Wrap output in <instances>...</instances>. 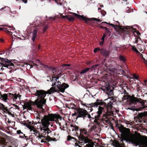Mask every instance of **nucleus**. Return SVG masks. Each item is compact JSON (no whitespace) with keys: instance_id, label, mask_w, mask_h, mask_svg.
<instances>
[{"instance_id":"nucleus-1","label":"nucleus","mask_w":147,"mask_h":147,"mask_svg":"<svg viewBox=\"0 0 147 147\" xmlns=\"http://www.w3.org/2000/svg\"><path fill=\"white\" fill-rule=\"evenodd\" d=\"M37 119H39L38 122L41 123V126L42 134L44 135H49L51 131L49 129L48 126L50 125V121H55L56 123L60 126V128H67V123L65 120L62 119L59 115L54 114H49L48 116L45 115L42 117H38Z\"/></svg>"},{"instance_id":"nucleus-2","label":"nucleus","mask_w":147,"mask_h":147,"mask_svg":"<svg viewBox=\"0 0 147 147\" xmlns=\"http://www.w3.org/2000/svg\"><path fill=\"white\" fill-rule=\"evenodd\" d=\"M126 65L124 64L120 65V88H121L122 92L120 90V96L121 97L123 103L126 105L135 104L136 102H140L142 106L145 104V102L140 99H138L136 98H130L127 95V92L125 90L126 88V83L124 81L123 78L121 79V77L123 76L127 77L126 72H127Z\"/></svg>"},{"instance_id":"nucleus-3","label":"nucleus","mask_w":147,"mask_h":147,"mask_svg":"<svg viewBox=\"0 0 147 147\" xmlns=\"http://www.w3.org/2000/svg\"><path fill=\"white\" fill-rule=\"evenodd\" d=\"M120 124V141L123 142H129V143L139 145V147H147V137L143 139H139L131 135L126 130V128L122 129Z\"/></svg>"},{"instance_id":"nucleus-4","label":"nucleus","mask_w":147,"mask_h":147,"mask_svg":"<svg viewBox=\"0 0 147 147\" xmlns=\"http://www.w3.org/2000/svg\"><path fill=\"white\" fill-rule=\"evenodd\" d=\"M56 90L54 88H51L47 92L42 90H36L34 92V95L37 96L35 101L33 102L34 104L38 108L37 113H39L38 112H40V114L44 111L43 107L45 105L46 102V100L45 98L47 94H50L55 92Z\"/></svg>"},{"instance_id":"nucleus-5","label":"nucleus","mask_w":147,"mask_h":147,"mask_svg":"<svg viewBox=\"0 0 147 147\" xmlns=\"http://www.w3.org/2000/svg\"><path fill=\"white\" fill-rule=\"evenodd\" d=\"M61 73L60 72L58 74L55 76L52 77L51 78L49 76H47L48 79L47 81H51L52 82V87L55 88L56 91L55 92L58 91L63 92L65 90L69 87V85L67 84L63 83L61 84V83L59 81V78L61 76Z\"/></svg>"},{"instance_id":"nucleus-6","label":"nucleus","mask_w":147,"mask_h":147,"mask_svg":"<svg viewBox=\"0 0 147 147\" xmlns=\"http://www.w3.org/2000/svg\"><path fill=\"white\" fill-rule=\"evenodd\" d=\"M80 135L78 138L79 141L78 144L75 143V146L78 147H93L90 139L87 138L88 133L86 129H80Z\"/></svg>"},{"instance_id":"nucleus-7","label":"nucleus","mask_w":147,"mask_h":147,"mask_svg":"<svg viewBox=\"0 0 147 147\" xmlns=\"http://www.w3.org/2000/svg\"><path fill=\"white\" fill-rule=\"evenodd\" d=\"M40 113H38V116H37L36 117L37 121L36 122V124L37 123H38L41 124L40 126V127L41 134H40L38 133V131L36 130L34 127H32V128L31 129L30 131L31 134L34 135L35 137L36 138H38V140H39V141H40L41 143H46L47 142L51 141H54L55 140L50 137L49 136V135H44L42 134L40 127L42 124L41 123H39L38 122V120H39L37 119V118L38 117H41L40 116Z\"/></svg>"},{"instance_id":"nucleus-8","label":"nucleus","mask_w":147,"mask_h":147,"mask_svg":"<svg viewBox=\"0 0 147 147\" xmlns=\"http://www.w3.org/2000/svg\"><path fill=\"white\" fill-rule=\"evenodd\" d=\"M109 102H108L106 104L105 102H102L101 100H100L98 99H97L96 100V101L94 103H91L90 104H87L86 103H84L82 102L81 104L82 105H83L84 106H85L86 107H88V106H90L91 107H97L98 105H106L107 106V108L111 109L112 107L113 103L111 102V101H115V98L112 97H109L107 99H105L104 100L106 101L107 100H109Z\"/></svg>"},{"instance_id":"nucleus-9","label":"nucleus","mask_w":147,"mask_h":147,"mask_svg":"<svg viewBox=\"0 0 147 147\" xmlns=\"http://www.w3.org/2000/svg\"><path fill=\"white\" fill-rule=\"evenodd\" d=\"M120 36H122L123 40H125L126 38L129 37V36L130 31H133L134 29L131 27L128 26L125 27L120 25Z\"/></svg>"},{"instance_id":"nucleus-10","label":"nucleus","mask_w":147,"mask_h":147,"mask_svg":"<svg viewBox=\"0 0 147 147\" xmlns=\"http://www.w3.org/2000/svg\"><path fill=\"white\" fill-rule=\"evenodd\" d=\"M77 115L78 117H82L84 119L86 118H88L89 119H90L91 117L90 114L86 110H84L79 111L78 113H77L75 112L72 115V116Z\"/></svg>"},{"instance_id":"nucleus-11","label":"nucleus","mask_w":147,"mask_h":147,"mask_svg":"<svg viewBox=\"0 0 147 147\" xmlns=\"http://www.w3.org/2000/svg\"><path fill=\"white\" fill-rule=\"evenodd\" d=\"M0 59L1 60V62H0L1 64L3 67H7L8 68H11V66H13L14 64L11 61L8 60L7 59L0 57Z\"/></svg>"},{"instance_id":"nucleus-12","label":"nucleus","mask_w":147,"mask_h":147,"mask_svg":"<svg viewBox=\"0 0 147 147\" xmlns=\"http://www.w3.org/2000/svg\"><path fill=\"white\" fill-rule=\"evenodd\" d=\"M10 96L11 97V99L12 100L13 102L16 103V104L19 103L20 102V97L21 95L19 94H9Z\"/></svg>"},{"instance_id":"nucleus-13","label":"nucleus","mask_w":147,"mask_h":147,"mask_svg":"<svg viewBox=\"0 0 147 147\" xmlns=\"http://www.w3.org/2000/svg\"><path fill=\"white\" fill-rule=\"evenodd\" d=\"M23 109H26L27 111H28L30 113H33L34 112V110L32 107V105L29 103H24V105H22Z\"/></svg>"},{"instance_id":"nucleus-14","label":"nucleus","mask_w":147,"mask_h":147,"mask_svg":"<svg viewBox=\"0 0 147 147\" xmlns=\"http://www.w3.org/2000/svg\"><path fill=\"white\" fill-rule=\"evenodd\" d=\"M104 108L99 106L98 108V111L97 112V115H96L94 118L95 120H100L102 119L103 115H102V113L103 111Z\"/></svg>"},{"instance_id":"nucleus-15","label":"nucleus","mask_w":147,"mask_h":147,"mask_svg":"<svg viewBox=\"0 0 147 147\" xmlns=\"http://www.w3.org/2000/svg\"><path fill=\"white\" fill-rule=\"evenodd\" d=\"M113 88L109 85L105 87L106 93L109 96H111L113 94Z\"/></svg>"},{"instance_id":"nucleus-16","label":"nucleus","mask_w":147,"mask_h":147,"mask_svg":"<svg viewBox=\"0 0 147 147\" xmlns=\"http://www.w3.org/2000/svg\"><path fill=\"white\" fill-rule=\"evenodd\" d=\"M7 143L5 142L4 139L0 138V145H1L2 147H15L13 145H8Z\"/></svg>"},{"instance_id":"nucleus-17","label":"nucleus","mask_w":147,"mask_h":147,"mask_svg":"<svg viewBox=\"0 0 147 147\" xmlns=\"http://www.w3.org/2000/svg\"><path fill=\"white\" fill-rule=\"evenodd\" d=\"M73 14L74 15V16L78 18L85 21L86 23H87L88 21V20L87 18L82 16H80L75 13H73Z\"/></svg>"},{"instance_id":"nucleus-18","label":"nucleus","mask_w":147,"mask_h":147,"mask_svg":"<svg viewBox=\"0 0 147 147\" xmlns=\"http://www.w3.org/2000/svg\"><path fill=\"white\" fill-rule=\"evenodd\" d=\"M101 54L105 57L106 58L109 56V51L104 49H101L100 50Z\"/></svg>"},{"instance_id":"nucleus-19","label":"nucleus","mask_w":147,"mask_h":147,"mask_svg":"<svg viewBox=\"0 0 147 147\" xmlns=\"http://www.w3.org/2000/svg\"><path fill=\"white\" fill-rule=\"evenodd\" d=\"M62 18L63 19H67L70 21H73L75 20L74 16L71 15L63 16Z\"/></svg>"},{"instance_id":"nucleus-20","label":"nucleus","mask_w":147,"mask_h":147,"mask_svg":"<svg viewBox=\"0 0 147 147\" xmlns=\"http://www.w3.org/2000/svg\"><path fill=\"white\" fill-rule=\"evenodd\" d=\"M109 24L111 26L114 28L115 30L117 32V34H119V26H117L116 25H114L112 24Z\"/></svg>"},{"instance_id":"nucleus-21","label":"nucleus","mask_w":147,"mask_h":147,"mask_svg":"<svg viewBox=\"0 0 147 147\" xmlns=\"http://www.w3.org/2000/svg\"><path fill=\"white\" fill-rule=\"evenodd\" d=\"M78 129L79 127L78 126L73 125H70V127L69 129L70 130H71L72 131H78Z\"/></svg>"},{"instance_id":"nucleus-22","label":"nucleus","mask_w":147,"mask_h":147,"mask_svg":"<svg viewBox=\"0 0 147 147\" xmlns=\"http://www.w3.org/2000/svg\"><path fill=\"white\" fill-rule=\"evenodd\" d=\"M0 99L3 100L5 102H6L7 100V95L6 94H1Z\"/></svg>"},{"instance_id":"nucleus-23","label":"nucleus","mask_w":147,"mask_h":147,"mask_svg":"<svg viewBox=\"0 0 147 147\" xmlns=\"http://www.w3.org/2000/svg\"><path fill=\"white\" fill-rule=\"evenodd\" d=\"M37 32V30H34L33 32L32 33V39L33 41V42L34 41L35 39L36 38Z\"/></svg>"},{"instance_id":"nucleus-24","label":"nucleus","mask_w":147,"mask_h":147,"mask_svg":"<svg viewBox=\"0 0 147 147\" xmlns=\"http://www.w3.org/2000/svg\"><path fill=\"white\" fill-rule=\"evenodd\" d=\"M99 65L98 64H96L92 66L90 69L91 71H94V72L96 71L97 70H98V69L97 68V67Z\"/></svg>"},{"instance_id":"nucleus-25","label":"nucleus","mask_w":147,"mask_h":147,"mask_svg":"<svg viewBox=\"0 0 147 147\" xmlns=\"http://www.w3.org/2000/svg\"><path fill=\"white\" fill-rule=\"evenodd\" d=\"M0 109H2L4 112L7 111V107H5V105L1 103H0Z\"/></svg>"},{"instance_id":"nucleus-26","label":"nucleus","mask_w":147,"mask_h":147,"mask_svg":"<svg viewBox=\"0 0 147 147\" xmlns=\"http://www.w3.org/2000/svg\"><path fill=\"white\" fill-rule=\"evenodd\" d=\"M67 107L69 109H75L76 108L75 105L73 103H69L67 105Z\"/></svg>"},{"instance_id":"nucleus-27","label":"nucleus","mask_w":147,"mask_h":147,"mask_svg":"<svg viewBox=\"0 0 147 147\" xmlns=\"http://www.w3.org/2000/svg\"><path fill=\"white\" fill-rule=\"evenodd\" d=\"M35 63H38L39 65H41V66H40V67H41V66H42L43 67H44V68H46V67L48 68L47 66L46 65H44L42 63H41L40 62V61L38 59H36L35 61Z\"/></svg>"},{"instance_id":"nucleus-28","label":"nucleus","mask_w":147,"mask_h":147,"mask_svg":"<svg viewBox=\"0 0 147 147\" xmlns=\"http://www.w3.org/2000/svg\"><path fill=\"white\" fill-rule=\"evenodd\" d=\"M49 70L52 73L51 74L53 76H54L56 74V70L55 69V68H53L52 67H49Z\"/></svg>"},{"instance_id":"nucleus-29","label":"nucleus","mask_w":147,"mask_h":147,"mask_svg":"<svg viewBox=\"0 0 147 147\" xmlns=\"http://www.w3.org/2000/svg\"><path fill=\"white\" fill-rule=\"evenodd\" d=\"M0 10L3 11H11L10 8L7 6H5L4 7H2Z\"/></svg>"},{"instance_id":"nucleus-30","label":"nucleus","mask_w":147,"mask_h":147,"mask_svg":"<svg viewBox=\"0 0 147 147\" xmlns=\"http://www.w3.org/2000/svg\"><path fill=\"white\" fill-rule=\"evenodd\" d=\"M17 133L18 134H23V136L21 135L20 137L22 138H25L27 137L25 134H24L20 130H18L17 131Z\"/></svg>"},{"instance_id":"nucleus-31","label":"nucleus","mask_w":147,"mask_h":147,"mask_svg":"<svg viewBox=\"0 0 147 147\" xmlns=\"http://www.w3.org/2000/svg\"><path fill=\"white\" fill-rule=\"evenodd\" d=\"M4 30L5 31H6L7 32L9 33L10 34L12 35V32L8 30L7 29V28H0V30Z\"/></svg>"},{"instance_id":"nucleus-32","label":"nucleus","mask_w":147,"mask_h":147,"mask_svg":"<svg viewBox=\"0 0 147 147\" xmlns=\"http://www.w3.org/2000/svg\"><path fill=\"white\" fill-rule=\"evenodd\" d=\"M114 147H119V143L117 141H115L113 142Z\"/></svg>"},{"instance_id":"nucleus-33","label":"nucleus","mask_w":147,"mask_h":147,"mask_svg":"<svg viewBox=\"0 0 147 147\" xmlns=\"http://www.w3.org/2000/svg\"><path fill=\"white\" fill-rule=\"evenodd\" d=\"M1 26H5L6 27H7L9 28L8 30H11L14 31L15 30V28H14L13 27H12L11 26H7V25H2Z\"/></svg>"},{"instance_id":"nucleus-34","label":"nucleus","mask_w":147,"mask_h":147,"mask_svg":"<svg viewBox=\"0 0 147 147\" xmlns=\"http://www.w3.org/2000/svg\"><path fill=\"white\" fill-rule=\"evenodd\" d=\"M90 69L89 68H87L86 69H83L80 72V73L82 74L85 73L86 72H87Z\"/></svg>"},{"instance_id":"nucleus-35","label":"nucleus","mask_w":147,"mask_h":147,"mask_svg":"<svg viewBox=\"0 0 147 147\" xmlns=\"http://www.w3.org/2000/svg\"><path fill=\"white\" fill-rule=\"evenodd\" d=\"M120 61H123V63H124L125 61V59L124 56L120 55Z\"/></svg>"},{"instance_id":"nucleus-36","label":"nucleus","mask_w":147,"mask_h":147,"mask_svg":"<svg viewBox=\"0 0 147 147\" xmlns=\"http://www.w3.org/2000/svg\"><path fill=\"white\" fill-rule=\"evenodd\" d=\"M132 49L134 51L136 52L137 53H140L138 51L136 48L135 47L133 46L132 47Z\"/></svg>"},{"instance_id":"nucleus-37","label":"nucleus","mask_w":147,"mask_h":147,"mask_svg":"<svg viewBox=\"0 0 147 147\" xmlns=\"http://www.w3.org/2000/svg\"><path fill=\"white\" fill-rule=\"evenodd\" d=\"M122 4L124 5H127L128 3L127 2V1L126 0H123L122 1Z\"/></svg>"},{"instance_id":"nucleus-38","label":"nucleus","mask_w":147,"mask_h":147,"mask_svg":"<svg viewBox=\"0 0 147 147\" xmlns=\"http://www.w3.org/2000/svg\"><path fill=\"white\" fill-rule=\"evenodd\" d=\"M5 113H7L9 115H11L12 117H14L13 114L11 112L9 111L7 109V111L6 112H5Z\"/></svg>"},{"instance_id":"nucleus-39","label":"nucleus","mask_w":147,"mask_h":147,"mask_svg":"<svg viewBox=\"0 0 147 147\" xmlns=\"http://www.w3.org/2000/svg\"><path fill=\"white\" fill-rule=\"evenodd\" d=\"M92 19L93 20H94L97 21L98 23H100L101 21L100 19H97V18H93Z\"/></svg>"},{"instance_id":"nucleus-40","label":"nucleus","mask_w":147,"mask_h":147,"mask_svg":"<svg viewBox=\"0 0 147 147\" xmlns=\"http://www.w3.org/2000/svg\"><path fill=\"white\" fill-rule=\"evenodd\" d=\"M18 81L19 82H21L22 83H23L24 81V79L19 78L18 79Z\"/></svg>"},{"instance_id":"nucleus-41","label":"nucleus","mask_w":147,"mask_h":147,"mask_svg":"<svg viewBox=\"0 0 147 147\" xmlns=\"http://www.w3.org/2000/svg\"><path fill=\"white\" fill-rule=\"evenodd\" d=\"M70 65V64H64L61 67L62 68H64V67L69 66Z\"/></svg>"},{"instance_id":"nucleus-42","label":"nucleus","mask_w":147,"mask_h":147,"mask_svg":"<svg viewBox=\"0 0 147 147\" xmlns=\"http://www.w3.org/2000/svg\"><path fill=\"white\" fill-rule=\"evenodd\" d=\"M131 10L129 9V7H127V9L126 12L129 13L131 12Z\"/></svg>"},{"instance_id":"nucleus-43","label":"nucleus","mask_w":147,"mask_h":147,"mask_svg":"<svg viewBox=\"0 0 147 147\" xmlns=\"http://www.w3.org/2000/svg\"><path fill=\"white\" fill-rule=\"evenodd\" d=\"M128 109L129 110H132L134 111L135 110V108L134 107H129L128 108Z\"/></svg>"},{"instance_id":"nucleus-44","label":"nucleus","mask_w":147,"mask_h":147,"mask_svg":"<svg viewBox=\"0 0 147 147\" xmlns=\"http://www.w3.org/2000/svg\"><path fill=\"white\" fill-rule=\"evenodd\" d=\"M100 50V49L99 48H95L94 49V53H95L96 52L98 51H99V50Z\"/></svg>"},{"instance_id":"nucleus-45","label":"nucleus","mask_w":147,"mask_h":147,"mask_svg":"<svg viewBox=\"0 0 147 147\" xmlns=\"http://www.w3.org/2000/svg\"><path fill=\"white\" fill-rule=\"evenodd\" d=\"M71 139L75 140V138H72L70 136H68L67 137V140H70Z\"/></svg>"},{"instance_id":"nucleus-46","label":"nucleus","mask_w":147,"mask_h":147,"mask_svg":"<svg viewBox=\"0 0 147 147\" xmlns=\"http://www.w3.org/2000/svg\"><path fill=\"white\" fill-rule=\"evenodd\" d=\"M116 126L117 127L119 130V125L118 123H116Z\"/></svg>"},{"instance_id":"nucleus-47","label":"nucleus","mask_w":147,"mask_h":147,"mask_svg":"<svg viewBox=\"0 0 147 147\" xmlns=\"http://www.w3.org/2000/svg\"><path fill=\"white\" fill-rule=\"evenodd\" d=\"M133 76L136 79H137L138 78V76L135 74H133Z\"/></svg>"},{"instance_id":"nucleus-48","label":"nucleus","mask_w":147,"mask_h":147,"mask_svg":"<svg viewBox=\"0 0 147 147\" xmlns=\"http://www.w3.org/2000/svg\"><path fill=\"white\" fill-rule=\"evenodd\" d=\"M106 36V35L105 34H104L103 35V36L102 38H101V40H104V39Z\"/></svg>"},{"instance_id":"nucleus-49","label":"nucleus","mask_w":147,"mask_h":147,"mask_svg":"<svg viewBox=\"0 0 147 147\" xmlns=\"http://www.w3.org/2000/svg\"><path fill=\"white\" fill-rule=\"evenodd\" d=\"M107 122L108 123V124H109L110 125H111V123L110 121L109 120L107 119V120H106Z\"/></svg>"},{"instance_id":"nucleus-50","label":"nucleus","mask_w":147,"mask_h":147,"mask_svg":"<svg viewBox=\"0 0 147 147\" xmlns=\"http://www.w3.org/2000/svg\"><path fill=\"white\" fill-rule=\"evenodd\" d=\"M104 40H102L100 42V45H102L104 43Z\"/></svg>"},{"instance_id":"nucleus-51","label":"nucleus","mask_w":147,"mask_h":147,"mask_svg":"<svg viewBox=\"0 0 147 147\" xmlns=\"http://www.w3.org/2000/svg\"><path fill=\"white\" fill-rule=\"evenodd\" d=\"M15 109H17L18 110H19L20 109L19 107L17 105H15Z\"/></svg>"},{"instance_id":"nucleus-52","label":"nucleus","mask_w":147,"mask_h":147,"mask_svg":"<svg viewBox=\"0 0 147 147\" xmlns=\"http://www.w3.org/2000/svg\"><path fill=\"white\" fill-rule=\"evenodd\" d=\"M95 128V127L94 125H93V126H92V127L91 128V130L92 131V130H94V129Z\"/></svg>"},{"instance_id":"nucleus-53","label":"nucleus","mask_w":147,"mask_h":147,"mask_svg":"<svg viewBox=\"0 0 147 147\" xmlns=\"http://www.w3.org/2000/svg\"><path fill=\"white\" fill-rule=\"evenodd\" d=\"M55 1V2L57 4H58L59 3H60V1L59 0H54Z\"/></svg>"},{"instance_id":"nucleus-54","label":"nucleus","mask_w":147,"mask_h":147,"mask_svg":"<svg viewBox=\"0 0 147 147\" xmlns=\"http://www.w3.org/2000/svg\"><path fill=\"white\" fill-rule=\"evenodd\" d=\"M33 66H37L38 65H37L36 63H34V62H33Z\"/></svg>"},{"instance_id":"nucleus-55","label":"nucleus","mask_w":147,"mask_h":147,"mask_svg":"<svg viewBox=\"0 0 147 147\" xmlns=\"http://www.w3.org/2000/svg\"><path fill=\"white\" fill-rule=\"evenodd\" d=\"M47 28H48L47 26H45L44 28V30L45 31L46 30H47Z\"/></svg>"},{"instance_id":"nucleus-56","label":"nucleus","mask_w":147,"mask_h":147,"mask_svg":"<svg viewBox=\"0 0 147 147\" xmlns=\"http://www.w3.org/2000/svg\"><path fill=\"white\" fill-rule=\"evenodd\" d=\"M22 2L25 3H27V0H22Z\"/></svg>"},{"instance_id":"nucleus-57","label":"nucleus","mask_w":147,"mask_h":147,"mask_svg":"<svg viewBox=\"0 0 147 147\" xmlns=\"http://www.w3.org/2000/svg\"><path fill=\"white\" fill-rule=\"evenodd\" d=\"M62 69H63L64 70L66 69H67L66 67H64V68Z\"/></svg>"},{"instance_id":"nucleus-58","label":"nucleus","mask_w":147,"mask_h":147,"mask_svg":"<svg viewBox=\"0 0 147 147\" xmlns=\"http://www.w3.org/2000/svg\"><path fill=\"white\" fill-rule=\"evenodd\" d=\"M30 65V68H31L32 67V65Z\"/></svg>"},{"instance_id":"nucleus-59","label":"nucleus","mask_w":147,"mask_h":147,"mask_svg":"<svg viewBox=\"0 0 147 147\" xmlns=\"http://www.w3.org/2000/svg\"><path fill=\"white\" fill-rule=\"evenodd\" d=\"M104 28L105 29H106V30H107V28L106 27H105Z\"/></svg>"},{"instance_id":"nucleus-60","label":"nucleus","mask_w":147,"mask_h":147,"mask_svg":"<svg viewBox=\"0 0 147 147\" xmlns=\"http://www.w3.org/2000/svg\"><path fill=\"white\" fill-rule=\"evenodd\" d=\"M1 42H3V40L2 39H1Z\"/></svg>"},{"instance_id":"nucleus-61","label":"nucleus","mask_w":147,"mask_h":147,"mask_svg":"<svg viewBox=\"0 0 147 147\" xmlns=\"http://www.w3.org/2000/svg\"><path fill=\"white\" fill-rule=\"evenodd\" d=\"M101 9V8H98V10H100Z\"/></svg>"},{"instance_id":"nucleus-62","label":"nucleus","mask_w":147,"mask_h":147,"mask_svg":"<svg viewBox=\"0 0 147 147\" xmlns=\"http://www.w3.org/2000/svg\"><path fill=\"white\" fill-rule=\"evenodd\" d=\"M103 22L105 23L108 24L107 23V22Z\"/></svg>"},{"instance_id":"nucleus-63","label":"nucleus","mask_w":147,"mask_h":147,"mask_svg":"<svg viewBox=\"0 0 147 147\" xmlns=\"http://www.w3.org/2000/svg\"><path fill=\"white\" fill-rule=\"evenodd\" d=\"M87 91H88V92L89 93V94H90V92H89V91H88V90H87Z\"/></svg>"},{"instance_id":"nucleus-64","label":"nucleus","mask_w":147,"mask_h":147,"mask_svg":"<svg viewBox=\"0 0 147 147\" xmlns=\"http://www.w3.org/2000/svg\"><path fill=\"white\" fill-rule=\"evenodd\" d=\"M142 56V54H141L140 56Z\"/></svg>"}]
</instances>
